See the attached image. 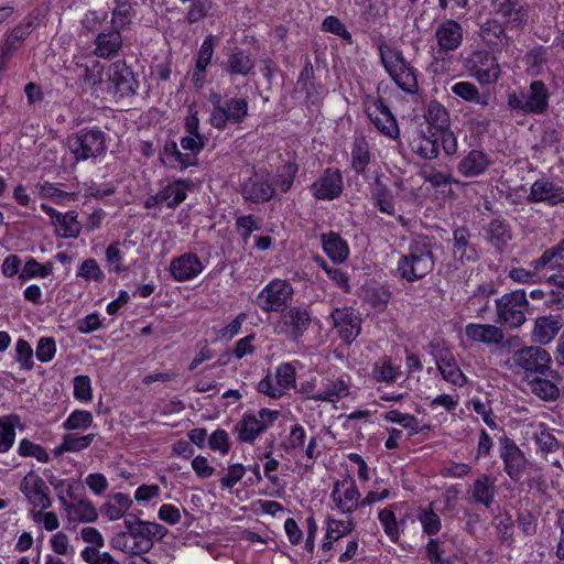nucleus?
Listing matches in <instances>:
<instances>
[{
  "label": "nucleus",
  "instance_id": "nucleus-18",
  "mask_svg": "<svg viewBox=\"0 0 564 564\" xmlns=\"http://www.w3.org/2000/svg\"><path fill=\"white\" fill-rule=\"evenodd\" d=\"M107 89L120 96L134 93L133 75L123 61L113 62L106 72Z\"/></svg>",
  "mask_w": 564,
  "mask_h": 564
},
{
  "label": "nucleus",
  "instance_id": "nucleus-16",
  "mask_svg": "<svg viewBox=\"0 0 564 564\" xmlns=\"http://www.w3.org/2000/svg\"><path fill=\"white\" fill-rule=\"evenodd\" d=\"M492 12L509 28H522L529 19V7L522 0H489Z\"/></svg>",
  "mask_w": 564,
  "mask_h": 564
},
{
  "label": "nucleus",
  "instance_id": "nucleus-53",
  "mask_svg": "<svg viewBox=\"0 0 564 564\" xmlns=\"http://www.w3.org/2000/svg\"><path fill=\"white\" fill-rule=\"evenodd\" d=\"M547 63V50L543 46H536L527 52L524 64L527 72L531 76H538L542 73L544 65Z\"/></svg>",
  "mask_w": 564,
  "mask_h": 564
},
{
  "label": "nucleus",
  "instance_id": "nucleus-59",
  "mask_svg": "<svg viewBox=\"0 0 564 564\" xmlns=\"http://www.w3.org/2000/svg\"><path fill=\"white\" fill-rule=\"evenodd\" d=\"M274 379L285 394L289 389L294 387L296 381V370L294 366L290 362L280 364L275 369Z\"/></svg>",
  "mask_w": 564,
  "mask_h": 564
},
{
  "label": "nucleus",
  "instance_id": "nucleus-55",
  "mask_svg": "<svg viewBox=\"0 0 564 564\" xmlns=\"http://www.w3.org/2000/svg\"><path fill=\"white\" fill-rule=\"evenodd\" d=\"M416 518L420 521L424 533L435 535L441 531V518L431 507L419 508Z\"/></svg>",
  "mask_w": 564,
  "mask_h": 564
},
{
  "label": "nucleus",
  "instance_id": "nucleus-32",
  "mask_svg": "<svg viewBox=\"0 0 564 564\" xmlns=\"http://www.w3.org/2000/svg\"><path fill=\"white\" fill-rule=\"evenodd\" d=\"M159 156L163 165L172 169H178L180 171L195 166L194 154L182 152L175 141L165 142Z\"/></svg>",
  "mask_w": 564,
  "mask_h": 564
},
{
  "label": "nucleus",
  "instance_id": "nucleus-50",
  "mask_svg": "<svg viewBox=\"0 0 564 564\" xmlns=\"http://www.w3.org/2000/svg\"><path fill=\"white\" fill-rule=\"evenodd\" d=\"M488 240L498 249L505 247L511 239L512 232L509 224L495 219L488 226Z\"/></svg>",
  "mask_w": 564,
  "mask_h": 564
},
{
  "label": "nucleus",
  "instance_id": "nucleus-13",
  "mask_svg": "<svg viewBox=\"0 0 564 564\" xmlns=\"http://www.w3.org/2000/svg\"><path fill=\"white\" fill-rule=\"evenodd\" d=\"M312 196L316 200L330 202L344 192V178L339 169L327 167L323 173L310 185Z\"/></svg>",
  "mask_w": 564,
  "mask_h": 564
},
{
  "label": "nucleus",
  "instance_id": "nucleus-52",
  "mask_svg": "<svg viewBox=\"0 0 564 564\" xmlns=\"http://www.w3.org/2000/svg\"><path fill=\"white\" fill-rule=\"evenodd\" d=\"M425 119L437 131L449 127V115L446 108L436 100L429 102Z\"/></svg>",
  "mask_w": 564,
  "mask_h": 564
},
{
  "label": "nucleus",
  "instance_id": "nucleus-57",
  "mask_svg": "<svg viewBox=\"0 0 564 564\" xmlns=\"http://www.w3.org/2000/svg\"><path fill=\"white\" fill-rule=\"evenodd\" d=\"M495 292L490 284H481L469 297V305L473 306L477 316H484L489 308V297Z\"/></svg>",
  "mask_w": 564,
  "mask_h": 564
},
{
  "label": "nucleus",
  "instance_id": "nucleus-48",
  "mask_svg": "<svg viewBox=\"0 0 564 564\" xmlns=\"http://www.w3.org/2000/svg\"><path fill=\"white\" fill-rule=\"evenodd\" d=\"M371 375L377 382L393 383L401 376V370L390 358H382L373 365Z\"/></svg>",
  "mask_w": 564,
  "mask_h": 564
},
{
  "label": "nucleus",
  "instance_id": "nucleus-62",
  "mask_svg": "<svg viewBox=\"0 0 564 564\" xmlns=\"http://www.w3.org/2000/svg\"><path fill=\"white\" fill-rule=\"evenodd\" d=\"M18 453L23 457H34L41 463H47L50 460L47 452L41 445L35 444L28 438L21 440Z\"/></svg>",
  "mask_w": 564,
  "mask_h": 564
},
{
  "label": "nucleus",
  "instance_id": "nucleus-10",
  "mask_svg": "<svg viewBox=\"0 0 564 564\" xmlns=\"http://www.w3.org/2000/svg\"><path fill=\"white\" fill-rule=\"evenodd\" d=\"M311 321V315L306 308L300 306L288 307L281 312L274 323L273 332L290 340H297L308 329Z\"/></svg>",
  "mask_w": 564,
  "mask_h": 564
},
{
  "label": "nucleus",
  "instance_id": "nucleus-43",
  "mask_svg": "<svg viewBox=\"0 0 564 564\" xmlns=\"http://www.w3.org/2000/svg\"><path fill=\"white\" fill-rule=\"evenodd\" d=\"M400 503H391L378 512V520L383 528L386 535L391 542H398L401 536V529L397 521L395 510Z\"/></svg>",
  "mask_w": 564,
  "mask_h": 564
},
{
  "label": "nucleus",
  "instance_id": "nucleus-35",
  "mask_svg": "<svg viewBox=\"0 0 564 564\" xmlns=\"http://www.w3.org/2000/svg\"><path fill=\"white\" fill-rule=\"evenodd\" d=\"M527 437L532 438L536 446L545 453L555 452L558 448V442L542 422H529L524 425Z\"/></svg>",
  "mask_w": 564,
  "mask_h": 564
},
{
  "label": "nucleus",
  "instance_id": "nucleus-58",
  "mask_svg": "<svg viewBox=\"0 0 564 564\" xmlns=\"http://www.w3.org/2000/svg\"><path fill=\"white\" fill-rule=\"evenodd\" d=\"M94 422L93 414L86 410H75L63 423V429L67 431L87 430Z\"/></svg>",
  "mask_w": 564,
  "mask_h": 564
},
{
  "label": "nucleus",
  "instance_id": "nucleus-64",
  "mask_svg": "<svg viewBox=\"0 0 564 564\" xmlns=\"http://www.w3.org/2000/svg\"><path fill=\"white\" fill-rule=\"evenodd\" d=\"M45 509L29 510V516L34 523H41L45 530L54 531L59 528V519L53 511H44Z\"/></svg>",
  "mask_w": 564,
  "mask_h": 564
},
{
  "label": "nucleus",
  "instance_id": "nucleus-17",
  "mask_svg": "<svg viewBox=\"0 0 564 564\" xmlns=\"http://www.w3.org/2000/svg\"><path fill=\"white\" fill-rule=\"evenodd\" d=\"M434 37L440 54H447L458 50L464 41V30L460 23L446 19L435 28Z\"/></svg>",
  "mask_w": 564,
  "mask_h": 564
},
{
  "label": "nucleus",
  "instance_id": "nucleus-1",
  "mask_svg": "<svg viewBox=\"0 0 564 564\" xmlns=\"http://www.w3.org/2000/svg\"><path fill=\"white\" fill-rule=\"evenodd\" d=\"M434 256L429 243L415 241L410 245L408 253L400 257L397 271L408 282L423 279L434 269Z\"/></svg>",
  "mask_w": 564,
  "mask_h": 564
},
{
  "label": "nucleus",
  "instance_id": "nucleus-51",
  "mask_svg": "<svg viewBox=\"0 0 564 564\" xmlns=\"http://www.w3.org/2000/svg\"><path fill=\"white\" fill-rule=\"evenodd\" d=\"M451 90L457 97L468 102L476 105L487 106L488 98L479 93V89L470 82H458L455 83Z\"/></svg>",
  "mask_w": 564,
  "mask_h": 564
},
{
  "label": "nucleus",
  "instance_id": "nucleus-6",
  "mask_svg": "<svg viewBox=\"0 0 564 564\" xmlns=\"http://www.w3.org/2000/svg\"><path fill=\"white\" fill-rule=\"evenodd\" d=\"M332 509L344 516H350L362 507V497L356 481L350 476L334 481L330 491Z\"/></svg>",
  "mask_w": 564,
  "mask_h": 564
},
{
  "label": "nucleus",
  "instance_id": "nucleus-14",
  "mask_svg": "<svg viewBox=\"0 0 564 564\" xmlns=\"http://www.w3.org/2000/svg\"><path fill=\"white\" fill-rule=\"evenodd\" d=\"M20 491L26 499L30 510L48 509L52 507L50 489L45 481L33 470L29 471L21 480Z\"/></svg>",
  "mask_w": 564,
  "mask_h": 564
},
{
  "label": "nucleus",
  "instance_id": "nucleus-54",
  "mask_svg": "<svg viewBox=\"0 0 564 564\" xmlns=\"http://www.w3.org/2000/svg\"><path fill=\"white\" fill-rule=\"evenodd\" d=\"M413 150L424 159H435L440 153L438 139L435 134L430 137L422 134L413 141Z\"/></svg>",
  "mask_w": 564,
  "mask_h": 564
},
{
  "label": "nucleus",
  "instance_id": "nucleus-19",
  "mask_svg": "<svg viewBox=\"0 0 564 564\" xmlns=\"http://www.w3.org/2000/svg\"><path fill=\"white\" fill-rule=\"evenodd\" d=\"M334 326L338 329L340 338L350 344L361 330V319L351 307L336 308L332 313Z\"/></svg>",
  "mask_w": 564,
  "mask_h": 564
},
{
  "label": "nucleus",
  "instance_id": "nucleus-2",
  "mask_svg": "<svg viewBox=\"0 0 564 564\" xmlns=\"http://www.w3.org/2000/svg\"><path fill=\"white\" fill-rule=\"evenodd\" d=\"M294 296L293 285L285 279H272L256 296L254 303L263 313H281Z\"/></svg>",
  "mask_w": 564,
  "mask_h": 564
},
{
  "label": "nucleus",
  "instance_id": "nucleus-12",
  "mask_svg": "<svg viewBox=\"0 0 564 564\" xmlns=\"http://www.w3.org/2000/svg\"><path fill=\"white\" fill-rule=\"evenodd\" d=\"M124 522L128 531L116 533L110 540L111 547L131 555L149 552L153 546V542H150L143 529L140 528V523L132 524L128 520Z\"/></svg>",
  "mask_w": 564,
  "mask_h": 564
},
{
  "label": "nucleus",
  "instance_id": "nucleus-3",
  "mask_svg": "<svg viewBox=\"0 0 564 564\" xmlns=\"http://www.w3.org/2000/svg\"><path fill=\"white\" fill-rule=\"evenodd\" d=\"M453 262L443 265L442 270L446 279H453L458 275L462 267L466 263L476 262L479 259V252L470 241V232L464 228H457L453 232Z\"/></svg>",
  "mask_w": 564,
  "mask_h": 564
},
{
  "label": "nucleus",
  "instance_id": "nucleus-44",
  "mask_svg": "<svg viewBox=\"0 0 564 564\" xmlns=\"http://www.w3.org/2000/svg\"><path fill=\"white\" fill-rule=\"evenodd\" d=\"M371 197L381 213L390 216L394 215L395 209L391 189L379 177L375 180L372 185Z\"/></svg>",
  "mask_w": 564,
  "mask_h": 564
},
{
  "label": "nucleus",
  "instance_id": "nucleus-61",
  "mask_svg": "<svg viewBox=\"0 0 564 564\" xmlns=\"http://www.w3.org/2000/svg\"><path fill=\"white\" fill-rule=\"evenodd\" d=\"M15 360L20 365V368L24 371H29L33 368V349L31 345L25 340L20 338L15 343Z\"/></svg>",
  "mask_w": 564,
  "mask_h": 564
},
{
  "label": "nucleus",
  "instance_id": "nucleus-23",
  "mask_svg": "<svg viewBox=\"0 0 564 564\" xmlns=\"http://www.w3.org/2000/svg\"><path fill=\"white\" fill-rule=\"evenodd\" d=\"M542 378L540 375L532 377L527 380V384L532 394L543 401H556L560 398V388L557 381H560V375L555 370L547 371Z\"/></svg>",
  "mask_w": 564,
  "mask_h": 564
},
{
  "label": "nucleus",
  "instance_id": "nucleus-46",
  "mask_svg": "<svg viewBox=\"0 0 564 564\" xmlns=\"http://www.w3.org/2000/svg\"><path fill=\"white\" fill-rule=\"evenodd\" d=\"M20 424L17 414L0 417V453H7L15 441V426Z\"/></svg>",
  "mask_w": 564,
  "mask_h": 564
},
{
  "label": "nucleus",
  "instance_id": "nucleus-11",
  "mask_svg": "<svg viewBox=\"0 0 564 564\" xmlns=\"http://www.w3.org/2000/svg\"><path fill=\"white\" fill-rule=\"evenodd\" d=\"M68 145L77 161L95 159L106 151L105 134L99 129H83L68 139Z\"/></svg>",
  "mask_w": 564,
  "mask_h": 564
},
{
  "label": "nucleus",
  "instance_id": "nucleus-9",
  "mask_svg": "<svg viewBox=\"0 0 564 564\" xmlns=\"http://www.w3.org/2000/svg\"><path fill=\"white\" fill-rule=\"evenodd\" d=\"M464 65L470 76L481 85L496 83L501 73L496 56L484 50L473 51L465 58Z\"/></svg>",
  "mask_w": 564,
  "mask_h": 564
},
{
  "label": "nucleus",
  "instance_id": "nucleus-40",
  "mask_svg": "<svg viewBox=\"0 0 564 564\" xmlns=\"http://www.w3.org/2000/svg\"><path fill=\"white\" fill-rule=\"evenodd\" d=\"M322 246L324 252L335 262H344L349 254L347 242L336 232L323 234Z\"/></svg>",
  "mask_w": 564,
  "mask_h": 564
},
{
  "label": "nucleus",
  "instance_id": "nucleus-60",
  "mask_svg": "<svg viewBox=\"0 0 564 564\" xmlns=\"http://www.w3.org/2000/svg\"><path fill=\"white\" fill-rule=\"evenodd\" d=\"M64 446L69 453L82 452L90 446L94 442L96 434L90 433L79 436L77 433L64 434Z\"/></svg>",
  "mask_w": 564,
  "mask_h": 564
},
{
  "label": "nucleus",
  "instance_id": "nucleus-27",
  "mask_svg": "<svg viewBox=\"0 0 564 564\" xmlns=\"http://www.w3.org/2000/svg\"><path fill=\"white\" fill-rule=\"evenodd\" d=\"M468 340L484 345H500L505 338L503 332L496 325L469 323L465 326Z\"/></svg>",
  "mask_w": 564,
  "mask_h": 564
},
{
  "label": "nucleus",
  "instance_id": "nucleus-45",
  "mask_svg": "<svg viewBox=\"0 0 564 564\" xmlns=\"http://www.w3.org/2000/svg\"><path fill=\"white\" fill-rule=\"evenodd\" d=\"M77 216L76 212H68L56 216V219H54L56 234L63 238H77L82 230Z\"/></svg>",
  "mask_w": 564,
  "mask_h": 564
},
{
  "label": "nucleus",
  "instance_id": "nucleus-29",
  "mask_svg": "<svg viewBox=\"0 0 564 564\" xmlns=\"http://www.w3.org/2000/svg\"><path fill=\"white\" fill-rule=\"evenodd\" d=\"M563 188L547 180L535 181L530 188L528 200L531 203H547L551 206L562 203Z\"/></svg>",
  "mask_w": 564,
  "mask_h": 564
},
{
  "label": "nucleus",
  "instance_id": "nucleus-36",
  "mask_svg": "<svg viewBox=\"0 0 564 564\" xmlns=\"http://www.w3.org/2000/svg\"><path fill=\"white\" fill-rule=\"evenodd\" d=\"M524 98L525 112L542 113L549 107L550 93L542 80H533Z\"/></svg>",
  "mask_w": 564,
  "mask_h": 564
},
{
  "label": "nucleus",
  "instance_id": "nucleus-37",
  "mask_svg": "<svg viewBox=\"0 0 564 564\" xmlns=\"http://www.w3.org/2000/svg\"><path fill=\"white\" fill-rule=\"evenodd\" d=\"M189 186L188 180H175L159 191L160 198L167 208L174 209L186 199Z\"/></svg>",
  "mask_w": 564,
  "mask_h": 564
},
{
  "label": "nucleus",
  "instance_id": "nucleus-63",
  "mask_svg": "<svg viewBox=\"0 0 564 564\" xmlns=\"http://www.w3.org/2000/svg\"><path fill=\"white\" fill-rule=\"evenodd\" d=\"M306 441V432L301 424L291 426L289 435L285 437L283 446L288 452L302 449Z\"/></svg>",
  "mask_w": 564,
  "mask_h": 564
},
{
  "label": "nucleus",
  "instance_id": "nucleus-31",
  "mask_svg": "<svg viewBox=\"0 0 564 564\" xmlns=\"http://www.w3.org/2000/svg\"><path fill=\"white\" fill-rule=\"evenodd\" d=\"M467 494L471 502L490 508L495 501L496 495L495 479L486 474L480 475L475 479Z\"/></svg>",
  "mask_w": 564,
  "mask_h": 564
},
{
  "label": "nucleus",
  "instance_id": "nucleus-47",
  "mask_svg": "<svg viewBox=\"0 0 564 564\" xmlns=\"http://www.w3.org/2000/svg\"><path fill=\"white\" fill-rule=\"evenodd\" d=\"M254 67L250 55L243 51L231 53L226 62L225 69L231 75L247 76Z\"/></svg>",
  "mask_w": 564,
  "mask_h": 564
},
{
  "label": "nucleus",
  "instance_id": "nucleus-49",
  "mask_svg": "<svg viewBox=\"0 0 564 564\" xmlns=\"http://www.w3.org/2000/svg\"><path fill=\"white\" fill-rule=\"evenodd\" d=\"M370 163L369 144L365 138H357L351 149V166L358 174L365 173Z\"/></svg>",
  "mask_w": 564,
  "mask_h": 564
},
{
  "label": "nucleus",
  "instance_id": "nucleus-8",
  "mask_svg": "<svg viewBox=\"0 0 564 564\" xmlns=\"http://www.w3.org/2000/svg\"><path fill=\"white\" fill-rule=\"evenodd\" d=\"M513 364L525 375V380L546 375L551 370V355L540 346H529L514 351Z\"/></svg>",
  "mask_w": 564,
  "mask_h": 564
},
{
  "label": "nucleus",
  "instance_id": "nucleus-28",
  "mask_svg": "<svg viewBox=\"0 0 564 564\" xmlns=\"http://www.w3.org/2000/svg\"><path fill=\"white\" fill-rule=\"evenodd\" d=\"M378 51L381 64L391 78L411 67V64L406 62L402 51L398 47L381 42L378 45Z\"/></svg>",
  "mask_w": 564,
  "mask_h": 564
},
{
  "label": "nucleus",
  "instance_id": "nucleus-33",
  "mask_svg": "<svg viewBox=\"0 0 564 564\" xmlns=\"http://www.w3.org/2000/svg\"><path fill=\"white\" fill-rule=\"evenodd\" d=\"M69 523H89L95 522L98 518V513L94 505L87 499H76L69 503H64L62 508Z\"/></svg>",
  "mask_w": 564,
  "mask_h": 564
},
{
  "label": "nucleus",
  "instance_id": "nucleus-39",
  "mask_svg": "<svg viewBox=\"0 0 564 564\" xmlns=\"http://www.w3.org/2000/svg\"><path fill=\"white\" fill-rule=\"evenodd\" d=\"M436 366L445 381L458 387H463L467 382L465 375L452 354L441 355L437 358Z\"/></svg>",
  "mask_w": 564,
  "mask_h": 564
},
{
  "label": "nucleus",
  "instance_id": "nucleus-4",
  "mask_svg": "<svg viewBox=\"0 0 564 564\" xmlns=\"http://www.w3.org/2000/svg\"><path fill=\"white\" fill-rule=\"evenodd\" d=\"M528 305L524 291L517 290L503 294L496 300L497 322L509 328L520 327L527 321L524 312Z\"/></svg>",
  "mask_w": 564,
  "mask_h": 564
},
{
  "label": "nucleus",
  "instance_id": "nucleus-42",
  "mask_svg": "<svg viewBox=\"0 0 564 564\" xmlns=\"http://www.w3.org/2000/svg\"><path fill=\"white\" fill-rule=\"evenodd\" d=\"M46 478L56 491L61 508H64V503H69L77 499V490L80 488L77 480L72 478L59 479L54 475H46Z\"/></svg>",
  "mask_w": 564,
  "mask_h": 564
},
{
  "label": "nucleus",
  "instance_id": "nucleus-34",
  "mask_svg": "<svg viewBox=\"0 0 564 564\" xmlns=\"http://www.w3.org/2000/svg\"><path fill=\"white\" fill-rule=\"evenodd\" d=\"M356 529L352 519H335L328 517L326 519V532L322 544L323 551H330L335 542L350 534Z\"/></svg>",
  "mask_w": 564,
  "mask_h": 564
},
{
  "label": "nucleus",
  "instance_id": "nucleus-5",
  "mask_svg": "<svg viewBox=\"0 0 564 564\" xmlns=\"http://www.w3.org/2000/svg\"><path fill=\"white\" fill-rule=\"evenodd\" d=\"M278 416L279 412L270 409L245 413L235 426L238 441L252 444L258 436L273 425Z\"/></svg>",
  "mask_w": 564,
  "mask_h": 564
},
{
  "label": "nucleus",
  "instance_id": "nucleus-26",
  "mask_svg": "<svg viewBox=\"0 0 564 564\" xmlns=\"http://www.w3.org/2000/svg\"><path fill=\"white\" fill-rule=\"evenodd\" d=\"M563 327L560 315H545L538 317L532 330V340L539 345L550 344Z\"/></svg>",
  "mask_w": 564,
  "mask_h": 564
},
{
  "label": "nucleus",
  "instance_id": "nucleus-41",
  "mask_svg": "<svg viewBox=\"0 0 564 564\" xmlns=\"http://www.w3.org/2000/svg\"><path fill=\"white\" fill-rule=\"evenodd\" d=\"M132 506V500L128 495L117 492L108 497L101 507V513L109 521L121 519Z\"/></svg>",
  "mask_w": 564,
  "mask_h": 564
},
{
  "label": "nucleus",
  "instance_id": "nucleus-20",
  "mask_svg": "<svg viewBox=\"0 0 564 564\" xmlns=\"http://www.w3.org/2000/svg\"><path fill=\"white\" fill-rule=\"evenodd\" d=\"M203 270V262L197 254L192 252H186L173 258L170 263V273L177 282L193 280L198 276Z\"/></svg>",
  "mask_w": 564,
  "mask_h": 564
},
{
  "label": "nucleus",
  "instance_id": "nucleus-21",
  "mask_svg": "<svg viewBox=\"0 0 564 564\" xmlns=\"http://www.w3.org/2000/svg\"><path fill=\"white\" fill-rule=\"evenodd\" d=\"M241 194L252 203L269 202L274 195V187L267 175L254 173L242 183Z\"/></svg>",
  "mask_w": 564,
  "mask_h": 564
},
{
  "label": "nucleus",
  "instance_id": "nucleus-22",
  "mask_svg": "<svg viewBox=\"0 0 564 564\" xmlns=\"http://www.w3.org/2000/svg\"><path fill=\"white\" fill-rule=\"evenodd\" d=\"M351 393V382L348 377H325L321 381L318 402L335 404Z\"/></svg>",
  "mask_w": 564,
  "mask_h": 564
},
{
  "label": "nucleus",
  "instance_id": "nucleus-15",
  "mask_svg": "<svg viewBox=\"0 0 564 564\" xmlns=\"http://www.w3.org/2000/svg\"><path fill=\"white\" fill-rule=\"evenodd\" d=\"M249 105L245 98H230L226 100L223 108L210 112V124L224 130L229 123H241L248 116Z\"/></svg>",
  "mask_w": 564,
  "mask_h": 564
},
{
  "label": "nucleus",
  "instance_id": "nucleus-56",
  "mask_svg": "<svg viewBox=\"0 0 564 564\" xmlns=\"http://www.w3.org/2000/svg\"><path fill=\"white\" fill-rule=\"evenodd\" d=\"M53 272V263L46 262L44 264L37 262L35 259L30 258L22 268L19 279L22 281L31 280L33 278H46Z\"/></svg>",
  "mask_w": 564,
  "mask_h": 564
},
{
  "label": "nucleus",
  "instance_id": "nucleus-7",
  "mask_svg": "<svg viewBox=\"0 0 564 564\" xmlns=\"http://www.w3.org/2000/svg\"><path fill=\"white\" fill-rule=\"evenodd\" d=\"M364 108L367 117L380 134L390 140L399 139L400 128L398 121L381 98L367 97Z\"/></svg>",
  "mask_w": 564,
  "mask_h": 564
},
{
  "label": "nucleus",
  "instance_id": "nucleus-38",
  "mask_svg": "<svg viewBox=\"0 0 564 564\" xmlns=\"http://www.w3.org/2000/svg\"><path fill=\"white\" fill-rule=\"evenodd\" d=\"M95 55L101 58L115 56L122 46V37L119 31L99 33L95 40Z\"/></svg>",
  "mask_w": 564,
  "mask_h": 564
},
{
  "label": "nucleus",
  "instance_id": "nucleus-25",
  "mask_svg": "<svg viewBox=\"0 0 564 564\" xmlns=\"http://www.w3.org/2000/svg\"><path fill=\"white\" fill-rule=\"evenodd\" d=\"M492 160L479 150H471L457 164V172L464 177H477L490 167Z\"/></svg>",
  "mask_w": 564,
  "mask_h": 564
},
{
  "label": "nucleus",
  "instance_id": "nucleus-24",
  "mask_svg": "<svg viewBox=\"0 0 564 564\" xmlns=\"http://www.w3.org/2000/svg\"><path fill=\"white\" fill-rule=\"evenodd\" d=\"M500 457L510 479L516 482L520 481L527 467L523 452L513 442L506 441Z\"/></svg>",
  "mask_w": 564,
  "mask_h": 564
},
{
  "label": "nucleus",
  "instance_id": "nucleus-30",
  "mask_svg": "<svg viewBox=\"0 0 564 564\" xmlns=\"http://www.w3.org/2000/svg\"><path fill=\"white\" fill-rule=\"evenodd\" d=\"M478 34L491 50L499 51L509 43L503 24L496 19H488L480 24Z\"/></svg>",
  "mask_w": 564,
  "mask_h": 564
}]
</instances>
